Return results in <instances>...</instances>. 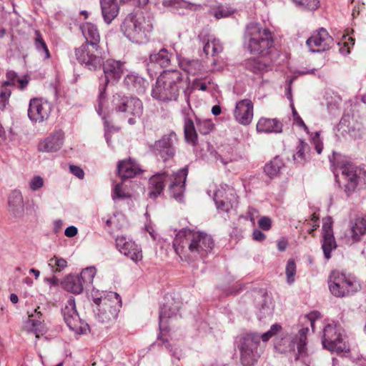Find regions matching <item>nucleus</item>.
<instances>
[{"instance_id": "22", "label": "nucleus", "mask_w": 366, "mask_h": 366, "mask_svg": "<svg viewBox=\"0 0 366 366\" xmlns=\"http://www.w3.org/2000/svg\"><path fill=\"white\" fill-rule=\"evenodd\" d=\"M116 247L122 254L134 262L140 261L142 259L141 247L125 236H118L117 237Z\"/></svg>"}, {"instance_id": "20", "label": "nucleus", "mask_w": 366, "mask_h": 366, "mask_svg": "<svg viewBox=\"0 0 366 366\" xmlns=\"http://www.w3.org/2000/svg\"><path fill=\"white\" fill-rule=\"evenodd\" d=\"M51 112V104L41 98H33L30 100L28 109L29 119L35 123H42L46 120Z\"/></svg>"}, {"instance_id": "19", "label": "nucleus", "mask_w": 366, "mask_h": 366, "mask_svg": "<svg viewBox=\"0 0 366 366\" xmlns=\"http://www.w3.org/2000/svg\"><path fill=\"white\" fill-rule=\"evenodd\" d=\"M213 199L219 211L228 212L237 204V197L234 191L228 185H220V187L213 191Z\"/></svg>"}, {"instance_id": "23", "label": "nucleus", "mask_w": 366, "mask_h": 366, "mask_svg": "<svg viewBox=\"0 0 366 366\" xmlns=\"http://www.w3.org/2000/svg\"><path fill=\"white\" fill-rule=\"evenodd\" d=\"M332 43V37L323 28L314 32L306 41V44L311 52H320L327 50Z\"/></svg>"}, {"instance_id": "18", "label": "nucleus", "mask_w": 366, "mask_h": 366, "mask_svg": "<svg viewBox=\"0 0 366 366\" xmlns=\"http://www.w3.org/2000/svg\"><path fill=\"white\" fill-rule=\"evenodd\" d=\"M177 142L174 132L164 135L160 139L151 144L150 150L156 155L160 157L163 161L172 158L175 154V144Z\"/></svg>"}, {"instance_id": "10", "label": "nucleus", "mask_w": 366, "mask_h": 366, "mask_svg": "<svg viewBox=\"0 0 366 366\" xmlns=\"http://www.w3.org/2000/svg\"><path fill=\"white\" fill-rule=\"evenodd\" d=\"M327 283L330 292L337 297L352 295L360 287L355 276L338 270L331 272Z\"/></svg>"}, {"instance_id": "34", "label": "nucleus", "mask_w": 366, "mask_h": 366, "mask_svg": "<svg viewBox=\"0 0 366 366\" xmlns=\"http://www.w3.org/2000/svg\"><path fill=\"white\" fill-rule=\"evenodd\" d=\"M124 82L129 89L139 94L144 93L148 85L147 81L143 77L134 72L128 74L125 76Z\"/></svg>"}, {"instance_id": "24", "label": "nucleus", "mask_w": 366, "mask_h": 366, "mask_svg": "<svg viewBox=\"0 0 366 366\" xmlns=\"http://www.w3.org/2000/svg\"><path fill=\"white\" fill-rule=\"evenodd\" d=\"M366 234V219L357 217L350 222V227L341 238L347 244H352L360 241L362 236Z\"/></svg>"}, {"instance_id": "48", "label": "nucleus", "mask_w": 366, "mask_h": 366, "mask_svg": "<svg viewBox=\"0 0 366 366\" xmlns=\"http://www.w3.org/2000/svg\"><path fill=\"white\" fill-rule=\"evenodd\" d=\"M246 68L252 71L253 73H257L265 69L266 65L260 61L258 59H250L245 62Z\"/></svg>"}, {"instance_id": "12", "label": "nucleus", "mask_w": 366, "mask_h": 366, "mask_svg": "<svg viewBox=\"0 0 366 366\" xmlns=\"http://www.w3.org/2000/svg\"><path fill=\"white\" fill-rule=\"evenodd\" d=\"M112 104L117 113H122L124 117L128 118V123L131 125L134 124L136 119L139 118L143 113L142 102L136 97L115 94Z\"/></svg>"}, {"instance_id": "53", "label": "nucleus", "mask_w": 366, "mask_h": 366, "mask_svg": "<svg viewBox=\"0 0 366 366\" xmlns=\"http://www.w3.org/2000/svg\"><path fill=\"white\" fill-rule=\"evenodd\" d=\"M11 94L10 89L0 86V112L3 111L8 104Z\"/></svg>"}, {"instance_id": "54", "label": "nucleus", "mask_w": 366, "mask_h": 366, "mask_svg": "<svg viewBox=\"0 0 366 366\" xmlns=\"http://www.w3.org/2000/svg\"><path fill=\"white\" fill-rule=\"evenodd\" d=\"M290 106H291L292 111V117H293L294 124H295L297 127L302 128L307 134H310V131H309L308 127H307V125L305 124L302 119L300 117V116L297 113L292 102H291Z\"/></svg>"}, {"instance_id": "14", "label": "nucleus", "mask_w": 366, "mask_h": 366, "mask_svg": "<svg viewBox=\"0 0 366 366\" xmlns=\"http://www.w3.org/2000/svg\"><path fill=\"white\" fill-rule=\"evenodd\" d=\"M179 311V307L175 306L172 308L170 304L167 302L160 309L159 312V330H160V340L164 345L166 349L169 351L172 357L180 360L184 357V352L183 350L174 342H170L166 336L167 332V323L168 320L172 317H176Z\"/></svg>"}, {"instance_id": "8", "label": "nucleus", "mask_w": 366, "mask_h": 366, "mask_svg": "<svg viewBox=\"0 0 366 366\" xmlns=\"http://www.w3.org/2000/svg\"><path fill=\"white\" fill-rule=\"evenodd\" d=\"M259 342L260 336L257 333H249L237 337L236 344L243 366H253L257 362L262 353Z\"/></svg>"}, {"instance_id": "28", "label": "nucleus", "mask_w": 366, "mask_h": 366, "mask_svg": "<svg viewBox=\"0 0 366 366\" xmlns=\"http://www.w3.org/2000/svg\"><path fill=\"white\" fill-rule=\"evenodd\" d=\"M9 212L15 217H21L24 212V203L21 192L14 189L8 197Z\"/></svg>"}, {"instance_id": "47", "label": "nucleus", "mask_w": 366, "mask_h": 366, "mask_svg": "<svg viewBox=\"0 0 366 366\" xmlns=\"http://www.w3.org/2000/svg\"><path fill=\"white\" fill-rule=\"evenodd\" d=\"M96 273L97 269L94 267H88L84 269L79 276L84 285H88L93 282Z\"/></svg>"}, {"instance_id": "62", "label": "nucleus", "mask_w": 366, "mask_h": 366, "mask_svg": "<svg viewBox=\"0 0 366 366\" xmlns=\"http://www.w3.org/2000/svg\"><path fill=\"white\" fill-rule=\"evenodd\" d=\"M320 317H321V315H320V313L318 311H312V312H311L310 313H309L308 315H306L305 317L310 322V325H311L312 330H314L315 322L317 320H318L319 318H320Z\"/></svg>"}, {"instance_id": "35", "label": "nucleus", "mask_w": 366, "mask_h": 366, "mask_svg": "<svg viewBox=\"0 0 366 366\" xmlns=\"http://www.w3.org/2000/svg\"><path fill=\"white\" fill-rule=\"evenodd\" d=\"M172 54L164 48L160 49L158 51H154L150 54L149 56L148 66L150 64H154L159 65L160 67H168L171 65V59Z\"/></svg>"}, {"instance_id": "15", "label": "nucleus", "mask_w": 366, "mask_h": 366, "mask_svg": "<svg viewBox=\"0 0 366 366\" xmlns=\"http://www.w3.org/2000/svg\"><path fill=\"white\" fill-rule=\"evenodd\" d=\"M75 56L79 64L91 71L99 69L103 63L102 49L96 44H82L75 49Z\"/></svg>"}, {"instance_id": "9", "label": "nucleus", "mask_w": 366, "mask_h": 366, "mask_svg": "<svg viewBox=\"0 0 366 366\" xmlns=\"http://www.w3.org/2000/svg\"><path fill=\"white\" fill-rule=\"evenodd\" d=\"M102 68L104 75V82L100 84L99 105L97 112L102 115L105 110V91L109 83L114 84L119 81L125 69V63L113 59H108L102 63Z\"/></svg>"}, {"instance_id": "43", "label": "nucleus", "mask_w": 366, "mask_h": 366, "mask_svg": "<svg viewBox=\"0 0 366 366\" xmlns=\"http://www.w3.org/2000/svg\"><path fill=\"white\" fill-rule=\"evenodd\" d=\"M284 163L279 157L274 158L269 163L264 167V172L270 177H273L279 174L283 167Z\"/></svg>"}, {"instance_id": "1", "label": "nucleus", "mask_w": 366, "mask_h": 366, "mask_svg": "<svg viewBox=\"0 0 366 366\" xmlns=\"http://www.w3.org/2000/svg\"><path fill=\"white\" fill-rule=\"evenodd\" d=\"M173 247L182 261L191 263L207 257L214 247V240L206 232L184 229L176 234Z\"/></svg>"}, {"instance_id": "21", "label": "nucleus", "mask_w": 366, "mask_h": 366, "mask_svg": "<svg viewBox=\"0 0 366 366\" xmlns=\"http://www.w3.org/2000/svg\"><path fill=\"white\" fill-rule=\"evenodd\" d=\"M64 139V132L61 129L55 130L39 141L37 150L47 154L58 152L62 148Z\"/></svg>"}, {"instance_id": "51", "label": "nucleus", "mask_w": 366, "mask_h": 366, "mask_svg": "<svg viewBox=\"0 0 366 366\" xmlns=\"http://www.w3.org/2000/svg\"><path fill=\"white\" fill-rule=\"evenodd\" d=\"M355 39L349 36L348 35H344L342 39V42L340 43V45H342L340 48V51L342 54L346 55L350 53V48L354 45Z\"/></svg>"}, {"instance_id": "2", "label": "nucleus", "mask_w": 366, "mask_h": 366, "mask_svg": "<svg viewBox=\"0 0 366 366\" xmlns=\"http://www.w3.org/2000/svg\"><path fill=\"white\" fill-rule=\"evenodd\" d=\"M187 174L188 169L185 167L171 175L167 172H163L152 176L149 182V197L157 198L164 187V182L169 179L170 180L169 189L171 196L177 202H182L184 199V186Z\"/></svg>"}, {"instance_id": "46", "label": "nucleus", "mask_w": 366, "mask_h": 366, "mask_svg": "<svg viewBox=\"0 0 366 366\" xmlns=\"http://www.w3.org/2000/svg\"><path fill=\"white\" fill-rule=\"evenodd\" d=\"M273 313V305L270 300H264L262 303L259 312H258V318L259 320L262 319H265L267 317H270Z\"/></svg>"}, {"instance_id": "44", "label": "nucleus", "mask_w": 366, "mask_h": 366, "mask_svg": "<svg viewBox=\"0 0 366 366\" xmlns=\"http://www.w3.org/2000/svg\"><path fill=\"white\" fill-rule=\"evenodd\" d=\"M308 145L303 140H300L296 147V152L293 155V159L297 164H303L306 161V151Z\"/></svg>"}, {"instance_id": "25", "label": "nucleus", "mask_w": 366, "mask_h": 366, "mask_svg": "<svg viewBox=\"0 0 366 366\" xmlns=\"http://www.w3.org/2000/svg\"><path fill=\"white\" fill-rule=\"evenodd\" d=\"M337 247L332 230V220L330 217L323 219L322 248L327 259L331 257V252Z\"/></svg>"}, {"instance_id": "6", "label": "nucleus", "mask_w": 366, "mask_h": 366, "mask_svg": "<svg viewBox=\"0 0 366 366\" xmlns=\"http://www.w3.org/2000/svg\"><path fill=\"white\" fill-rule=\"evenodd\" d=\"M102 294H92L93 302L96 305L94 312L96 318L103 324L114 322L117 318L122 300L119 294L114 292Z\"/></svg>"}, {"instance_id": "30", "label": "nucleus", "mask_w": 366, "mask_h": 366, "mask_svg": "<svg viewBox=\"0 0 366 366\" xmlns=\"http://www.w3.org/2000/svg\"><path fill=\"white\" fill-rule=\"evenodd\" d=\"M30 78L27 75L19 76L17 73L12 70H9L6 74V80L1 84L4 87L16 86L19 90H24L27 86Z\"/></svg>"}, {"instance_id": "17", "label": "nucleus", "mask_w": 366, "mask_h": 366, "mask_svg": "<svg viewBox=\"0 0 366 366\" xmlns=\"http://www.w3.org/2000/svg\"><path fill=\"white\" fill-rule=\"evenodd\" d=\"M62 315L68 327L76 334H85L89 325L82 321L76 309L75 300L69 297L61 309Z\"/></svg>"}, {"instance_id": "32", "label": "nucleus", "mask_w": 366, "mask_h": 366, "mask_svg": "<svg viewBox=\"0 0 366 366\" xmlns=\"http://www.w3.org/2000/svg\"><path fill=\"white\" fill-rule=\"evenodd\" d=\"M177 59L178 60L179 67L188 74L194 76L202 73V65L199 60L182 57L177 52Z\"/></svg>"}, {"instance_id": "7", "label": "nucleus", "mask_w": 366, "mask_h": 366, "mask_svg": "<svg viewBox=\"0 0 366 366\" xmlns=\"http://www.w3.org/2000/svg\"><path fill=\"white\" fill-rule=\"evenodd\" d=\"M184 95L187 102V107L182 109V114L184 119V136L187 142L195 144L197 141V134L194 119L196 120L198 131L202 134H207L212 130L213 123L209 119H197L189 104V94L187 91H184Z\"/></svg>"}, {"instance_id": "16", "label": "nucleus", "mask_w": 366, "mask_h": 366, "mask_svg": "<svg viewBox=\"0 0 366 366\" xmlns=\"http://www.w3.org/2000/svg\"><path fill=\"white\" fill-rule=\"evenodd\" d=\"M309 331L307 327H303L295 335H286L276 342V347L283 352L297 351L296 359H301L306 355V340Z\"/></svg>"}, {"instance_id": "11", "label": "nucleus", "mask_w": 366, "mask_h": 366, "mask_svg": "<svg viewBox=\"0 0 366 366\" xmlns=\"http://www.w3.org/2000/svg\"><path fill=\"white\" fill-rule=\"evenodd\" d=\"M331 167L336 182L340 184L341 179L345 180L347 192L353 191L357 185V168L350 162L342 159L340 156L330 159Z\"/></svg>"}, {"instance_id": "36", "label": "nucleus", "mask_w": 366, "mask_h": 366, "mask_svg": "<svg viewBox=\"0 0 366 366\" xmlns=\"http://www.w3.org/2000/svg\"><path fill=\"white\" fill-rule=\"evenodd\" d=\"M81 32L86 39L84 44H96L99 46L100 35L96 25L92 23H84L81 26Z\"/></svg>"}, {"instance_id": "58", "label": "nucleus", "mask_w": 366, "mask_h": 366, "mask_svg": "<svg viewBox=\"0 0 366 366\" xmlns=\"http://www.w3.org/2000/svg\"><path fill=\"white\" fill-rule=\"evenodd\" d=\"M311 139L315 145V149L318 154H320L323 149V144L320 139V134L319 132H316L314 134H311Z\"/></svg>"}, {"instance_id": "5", "label": "nucleus", "mask_w": 366, "mask_h": 366, "mask_svg": "<svg viewBox=\"0 0 366 366\" xmlns=\"http://www.w3.org/2000/svg\"><path fill=\"white\" fill-rule=\"evenodd\" d=\"M244 39L246 47L253 54H267L274 46V36L270 30L256 22L247 25Z\"/></svg>"}, {"instance_id": "49", "label": "nucleus", "mask_w": 366, "mask_h": 366, "mask_svg": "<svg viewBox=\"0 0 366 366\" xmlns=\"http://www.w3.org/2000/svg\"><path fill=\"white\" fill-rule=\"evenodd\" d=\"M285 274L287 277V282L292 285L295 282V276L296 274V264L292 259H290L286 265Z\"/></svg>"}, {"instance_id": "63", "label": "nucleus", "mask_w": 366, "mask_h": 366, "mask_svg": "<svg viewBox=\"0 0 366 366\" xmlns=\"http://www.w3.org/2000/svg\"><path fill=\"white\" fill-rule=\"evenodd\" d=\"M69 169H70V172L74 176L78 177L79 179H83L84 178V172L83 169L81 167H79L78 166H75V165H71L69 167Z\"/></svg>"}, {"instance_id": "52", "label": "nucleus", "mask_w": 366, "mask_h": 366, "mask_svg": "<svg viewBox=\"0 0 366 366\" xmlns=\"http://www.w3.org/2000/svg\"><path fill=\"white\" fill-rule=\"evenodd\" d=\"M28 184L31 192H36L44 187V179L39 175H35L29 179Z\"/></svg>"}, {"instance_id": "13", "label": "nucleus", "mask_w": 366, "mask_h": 366, "mask_svg": "<svg viewBox=\"0 0 366 366\" xmlns=\"http://www.w3.org/2000/svg\"><path fill=\"white\" fill-rule=\"evenodd\" d=\"M322 343L325 349L337 354L350 351V347L345 340L344 330L335 323L327 324L324 327Z\"/></svg>"}, {"instance_id": "27", "label": "nucleus", "mask_w": 366, "mask_h": 366, "mask_svg": "<svg viewBox=\"0 0 366 366\" xmlns=\"http://www.w3.org/2000/svg\"><path fill=\"white\" fill-rule=\"evenodd\" d=\"M39 307H37L33 310L27 311L29 320L24 325V328L28 332L36 334V337L43 335L44 332V326L41 321V313L39 311Z\"/></svg>"}, {"instance_id": "39", "label": "nucleus", "mask_w": 366, "mask_h": 366, "mask_svg": "<svg viewBox=\"0 0 366 366\" xmlns=\"http://www.w3.org/2000/svg\"><path fill=\"white\" fill-rule=\"evenodd\" d=\"M63 285L66 290L74 294H80L83 291L84 283L79 275L67 276Z\"/></svg>"}, {"instance_id": "26", "label": "nucleus", "mask_w": 366, "mask_h": 366, "mask_svg": "<svg viewBox=\"0 0 366 366\" xmlns=\"http://www.w3.org/2000/svg\"><path fill=\"white\" fill-rule=\"evenodd\" d=\"M235 120L242 125H249L253 119V104L249 99H243L236 104L234 112Z\"/></svg>"}, {"instance_id": "64", "label": "nucleus", "mask_w": 366, "mask_h": 366, "mask_svg": "<svg viewBox=\"0 0 366 366\" xmlns=\"http://www.w3.org/2000/svg\"><path fill=\"white\" fill-rule=\"evenodd\" d=\"M258 215L259 212L256 209L253 207H249L247 211V219H249L252 224H254L255 219L258 217Z\"/></svg>"}, {"instance_id": "38", "label": "nucleus", "mask_w": 366, "mask_h": 366, "mask_svg": "<svg viewBox=\"0 0 366 366\" xmlns=\"http://www.w3.org/2000/svg\"><path fill=\"white\" fill-rule=\"evenodd\" d=\"M162 4L166 7L171 8L174 11L179 14H184L183 9L195 11L199 6L197 4H192L184 0H163Z\"/></svg>"}, {"instance_id": "41", "label": "nucleus", "mask_w": 366, "mask_h": 366, "mask_svg": "<svg viewBox=\"0 0 366 366\" xmlns=\"http://www.w3.org/2000/svg\"><path fill=\"white\" fill-rule=\"evenodd\" d=\"M234 12V9L229 4H218L210 9L209 14L213 16L216 19L227 18Z\"/></svg>"}, {"instance_id": "29", "label": "nucleus", "mask_w": 366, "mask_h": 366, "mask_svg": "<svg viewBox=\"0 0 366 366\" xmlns=\"http://www.w3.org/2000/svg\"><path fill=\"white\" fill-rule=\"evenodd\" d=\"M117 170L119 177L126 179L135 177L140 172L141 169L134 160L128 159L119 162Z\"/></svg>"}, {"instance_id": "55", "label": "nucleus", "mask_w": 366, "mask_h": 366, "mask_svg": "<svg viewBox=\"0 0 366 366\" xmlns=\"http://www.w3.org/2000/svg\"><path fill=\"white\" fill-rule=\"evenodd\" d=\"M282 330V327L279 324H274L271 326L269 330L264 332L260 336V339L262 340L264 342H267L272 337L276 335L279 332Z\"/></svg>"}, {"instance_id": "60", "label": "nucleus", "mask_w": 366, "mask_h": 366, "mask_svg": "<svg viewBox=\"0 0 366 366\" xmlns=\"http://www.w3.org/2000/svg\"><path fill=\"white\" fill-rule=\"evenodd\" d=\"M103 119H104V137H105V139H106V141H107V143L109 146L111 145V133L113 132V131H117V129L116 128H114V127L112 126H110L109 124V122L107 119H105V117H102Z\"/></svg>"}, {"instance_id": "3", "label": "nucleus", "mask_w": 366, "mask_h": 366, "mask_svg": "<svg viewBox=\"0 0 366 366\" xmlns=\"http://www.w3.org/2000/svg\"><path fill=\"white\" fill-rule=\"evenodd\" d=\"M182 84V74L178 70H165L158 76L152 89V97L159 102L177 101Z\"/></svg>"}, {"instance_id": "42", "label": "nucleus", "mask_w": 366, "mask_h": 366, "mask_svg": "<svg viewBox=\"0 0 366 366\" xmlns=\"http://www.w3.org/2000/svg\"><path fill=\"white\" fill-rule=\"evenodd\" d=\"M222 45L219 39L211 38L208 39L207 43L204 45L203 51L204 54L208 56H214L220 53L222 51Z\"/></svg>"}, {"instance_id": "31", "label": "nucleus", "mask_w": 366, "mask_h": 366, "mask_svg": "<svg viewBox=\"0 0 366 366\" xmlns=\"http://www.w3.org/2000/svg\"><path fill=\"white\" fill-rule=\"evenodd\" d=\"M256 129L259 133H281L282 124L277 119L262 117L259 119Z\"/></svg>"}, {"instance_id": "50", "label": "nucleus", "mask_w": 366, "mask_h": 366, "mask_svg": "<svg viewBox=\"0 0 366 366\" xmlns=\"http://www.w3.org/2000/svg\"><path fill=\"white\" fill-rule=\"evenodd\" d=\"M112 197L114 201H116L117 199H126L130 197V194L125 192L124 188L123 187L122 182L117 183L114 185L112 189Z\"/></svg>"}, {"instance_id": "45", "label": "nucleus", "mask_w": 366, "mask_h": 366, "mask_svg": "<svg viewBox=\"0 0 366 366\" xmlns=\"http://www.w3.org/2000/svg\"><path fill=\"white\" fill-rule=\"evenodd\" d=\"M48 265L53 272H60L67 267V262L62 257L54 256L48 261Z\"/></svg>"}, {"instance_id": "37", "label": "nucleus", "mask_w": 366, "mask_h": 366, "mask_svg": "<svg viewBox=\"0 0 366 366\" xmlns=\"http://www.w3.org/2000/svg\"><path fill=\"white\" fill-rule=\"evenodd\" d=\"M33 41L34 46L39 56L43 59V61L49 60L51 58V54L39 31H34Z\"/></svg>"}, {"instance_id": "61", "label": "nucleus", "mask_w": 366, "mask_h": 366, "mask_svg": "<svg viewBox=\"0 0 366 366\" xmlns=\"http://www.w3.org/2000/svg\"><path fill=\"white\" fill-rule=\"evenodd\" d=\"M258 225L259 228L263 230L268 231L270 229L272 226V220L269 217L264 216L260 217L258 221Z\"/></svg>"}, {"instance_id": "4", "label": "nucleus", "mask_w": 366, "mask_h": 366, "mask_svg": "<svg viewBox=\"0 0 366 366\" xmlns=\"http://www.w3.org/2000/svg\"><path fill=\"white\" fill-rule=\"evenodd\" d=\"M153 29L152 19L142 13L129 14L124 19L121 30L124 36L135 44L147 43Z\"/></svg>"}, {"instance_id": "57", "label": "nucleus", "mask_w": 366, "mask_h": 366, "mask_svg": "<svg viewBox=\"0 0 366 366\" xmlns=\"http://www.w3.org/2000/svg\"><path fill=\"white\" fill-rule=\"evenodd\" d=\"M319 0H303L298 7L302 9L315 10L319 6Z\"/></svg>"}, {"instance_id": "56", "label": "nucleus", "mask_w": 366, "mask_h": 366, "mask_svg": "<svg viewBox=\"0 0 366 366\" xmlns=\"http://www.w3.org/2000/svg\"><path fill=\"white\" fill-rule=\"evenodd\" d=\"M212 84L210 79H205L204 80L197 79L193 81V87L201 91H207Z\"/></svg>"}, {"instance_id": "59", "label": "nucleus", "mask_w": 366, "mask_h": 366, "mask_svg": "<svg viewBox=\"0 0 366 366\" xmlns=\"http://www.w3.org/2000/svg\"><path fill=\"white\" fill-rule=\"evenodd\" d=\"M117 217L123 219L124 214L119 212H114L112 217L104 220L106 225L107 227L114 226L115 227H121L119 222L114 221V219H116Z\"/></svg>"}, {"instance_id": "33", "label": "nucleus", "mask_w": 366, "mask_h": 366, "mask_svg": "<svg viewBox=\"0 0 366 366\" xmlns=\"http://www.w3.org/2000/svg\"><path fill=\"white\" fill-rule=\"evenodd\" d=\"M102 13L104 21L110 24L119 14V6L117 0H100Z\"/></svg>"}, {"instance_id": "40", "label": "nucleus", "mask_w": 366, "mask_h": 366, "mask_svg": "<svg viewBox=\"0 0 366 366\" xmlns=\"http://www.w3.org/2000/svg\"><path fill=\"white\" fill-rule=\"evenodd\" d=\"M352 119L350 115H344L340 123L336 127V130L337 133H336V136H342L344 137L346 134H350L351 137H355V128L351 126V122Z\"/></svg>"}]
</instances>
